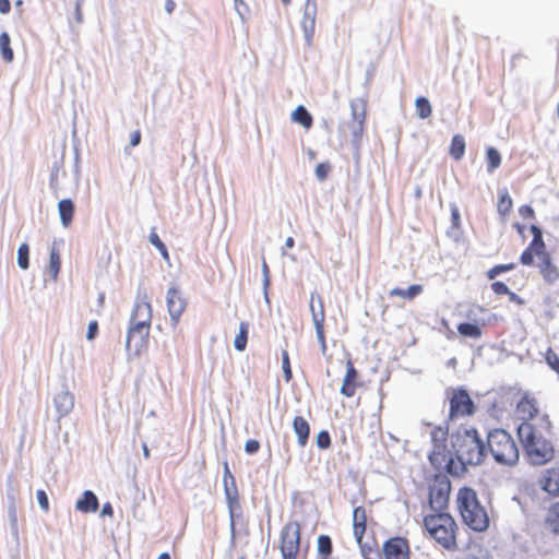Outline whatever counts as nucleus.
Segmentation results:
<instances>
[{"mask_svg":"<svg viewBox=\"0 0 559 559\" xmlns=\"http://www.w3.org/2000/svg\"><path fill=\"white\" fill-rule=\"evenodd\" d=\"M451 447L457 459V463L452 459V465L449 468V474L453 476H463L468 465L478 466L487 456V444L478 430L471 426H460L451 435Z\"/></svg>","mask_w":559,"mask_h":559,"instance_id":"f257e3e1","label":"nucleus"},{"mask_svg":"<svg viewBox=\"0 0 559 559\" xmlns=\"http://www.w3.org/2000/svg\"><path fill=\"white\" fill-rule=\"evenodd\" d=\"M152 319L153 307L148 293L145 288H139L127 332L126 348L128 353L139 356L147 349Z\"/></svg>","mask_w":559,"mask_h":559,"instance_id":"f03ea898","label":"nucleus"},{"mask_svg":"<svg viewBox=\"0 0 559 559\" xmlns=\"http://www.w3.org/2000/svg\"><path fill=\"white\" fill-rule=\"evenodd\" d=\"M424 536L447 551L459 549L460 526L449 512H428L423 516Z\"/></svg>","mask_w":559,"mask_h":559,"instance_id":"7ed1b4c3","label":"nucleus"},{"mask_svg":"<svg viewBox=\"0 0 559 559\" xmlns=\"http://www.w3.org/2000/svg\"><path fill=\"white\" fill-rule=\"evenodd\" d=\"M456 507L463 523L474 532H485L489 527V516L480 504L476 491L471 487H462L456 493Z\"/></svg>","mask_w":559,"mask_h":559,"instance_id":"20e7f679","label":"nucleus"},{"mask_svg":"<svg viewBox=\"0 0 559 559\" xmlns=\"http://www.w3.org/2000/svg\"><path fill=\"white\" fill-rule=\"evenodd\" d=\"M487 449L499 464L511 466L516 464L520 457L515 440L503 429H495L488 433Z\"/></svg>","mask_w":559,"mask_h":559,"instance_id":"39448f33","label":"nucleus"},{"mask_svg":"<svg viewBox=\"0 0 559 559\" xmlns=\"http://www.w3.org/2000/svg\"><path fill=\"white\" fill-rule=\"evenodd\" d=\"M448 426H433L431 428V450L428 457L435 468H444L449 473V468L452 465V454L448 448Z\"/></svg>","mask_w":559,"mask_h":559,"instance_id":"423d86ee","label":"nucleus"},{"mask_svg":"<svg viewBox=\"0 0 559 559\" xmlns=\"http://www.w3.org/2000/svg\"><path fill=\"white\" fill-rule=\"evenodd\" d=\"M523 449L530 464L534 466H543L550 463L556 456V448L554 437L537 439L524 442Z\"/></svg>","mask_w":559,"mask_h":559,"instance_id":"0eeeda50","label":"nucleus"},{"mask_svg":"<svg viewBox=\"0 0 559 559\" xmlns=\"http://www.w3.org/2000/svg\"><path fill=\"white\" fill-rule=\"evenodd\" d=\"M451 481L445 475H436L429 484V512H448Z\"/></svg>","mask_w":559,"mask_h":559,"instance_id":"6e6552de","label":"nucleus"},{"mask_svg":"<svg viewBox=\"0 0 559 559\" xmlns=\"http://www.w3.org/2000/svg\"><path fill=\"white\" fill-rule=\"evenodd\" d=\"M367 531V510L364 507H356L353 511V533L357 544L359 545L361 556L365 559H371L377 552V542H364Z\"/></svg>","mask_w":559,"mask_h":559,"instance_id":"1a4fd4ad","label":"nucleus"},{"mask_svg":"<svg viewBox=\"0 0 559 559\" xmlns=\"http://www.w3.org/2000/svg\"><path fill=\"white\" fill-rule=\"evenodd\" d=\"M515 415L521 423H536L538 418H548L538 399L531 392L521 394L515 405Z\"/></svg>","mask_w":559,"mask_h":559,"instance_id":"9d476101","label":"nucleus"},{"mask_svg":"<svg viewBox=\"0 0 559 559\" xmlns=\"http://www.w3.org/2000/svg\"><path fill=\"white\" fill-rule=\"evenodd\" d=\"M301 526L297 521L288 522L281 533L283 559H297L300 552Z\"/></svg>","mask_w":559,"mask_h":559,"instance_id":"9b49d317","label":"nucleus"},{"mask_svg":"<svg viewBox=\"0 0 559 559\" xmlns=\"http://www.w3.org/2000/svg\"><path fill=\"white\" fill-rule=\"evenodd\" d=\"M518 436L522 443L555 437L554 425L548 418H538L536 423H521L518 427Z\"/></svg>","mask_w":559,"mask_h":559,"instance_id":"f8f14e48","label":"nucleus"},{"mask_svg":"<svg viewBox=\"0 0 559 559\" xmlns=\"http://www.w3.org/2000/svg\"><path fill=\"white\" fill-rule=\"evenodd\" d=\"M449 419L471 416L475 412V404L464 389H453L449 397Z\"/></svg>","mask_w":559,"mask_h":559,"instance_id":"ddd939ff","label":"nucleus"},{"mask_svg":"<svg viewBox=\"0 0 559 559\" xmlns=\"http://www.w3.org/2000/svg\"><path fill=\"white\" fill-rule=\"evenodd\" d=\"M310 311L321 352L325 354L328 349L324 334L325 310L323 299L317 293H312L310 296Z\"/></svg>","mask_w":559,"mask_h":559,"instance_id":"4468645a","label":"nucleus"},{"mask_svg":"<svg viewBox=\"0 0 559 559\" xmlns=\"http://www.w3.org/2000/svg\"><path fill=\"white\" fill-rule=\"evenodd\" d=\"M537 486L547 496L559 498V461L540 472Z\"/></svg>","mask_w":559,"mask_h":559,"instance_id":"2eb2a0df","label":"nucleus"},{"mask_svg":"<svg viewBox=\"0 0 559 559\" xmlns=\"http://www.w3.org/2000/svg\"><path fill=\"white\" fill-rule=\"evenodd\" d=\"M166 298L171 324L176 326L179 323L182 313L186 311L188 302L177 287H170L167 292Z\"/></svg>","mask_w":559,"mask_h":559,"instance_id":"dca6fc26","label":"nucleus"},{"mask_svg":"<svg viewBox=\"0 0 559 559\" xmlns=\"http://www.w3.org/2000/svg\"><path fill=\"white\" fill-rule=\"evenodd\" d=\"M384 559H411L409 543L404 537H391L382 547Z\"/></svg>","mask_w":559,"mask_h":559,"instance_id":"f3484780","label":"nucleus"},{"mask_svg":"<svg viewBox=\"0 0 559 559\" xmlns=\"http://www.w3.org/2000/svg\"><path fill=\"white\" fill-rule=\"evenodd\" d=\"M350 111L354 120L353 134L356 141H360L367 118V100L362 97L353 99L350 102Z\"/></svg>","mask_w":559,"mask_h":559,"instance_id":"a211bd4d","label":"nucleus"},{"mask_svg":"<svg viewBox=\"0 0 559 559\" xmlns=\"http://www.w3.org/2000/svg\"><path fill=\"white\" fill-rule=\"evenodd\" d=\"M546 243L542 237H533L532 241L527 246V248L521 253L520 262L523 265L531 266L534 263V255L540 257L544 254H548Z\"/></svg>","mask_w":559,"mask_h":559,"instance_id":"6ab92c4d","label":"nucleus"},{"mask_svg":"<svg viewBox=\"0 0 559 559\" xmlns=\"http://www.w3.org/2000/svg\"><path fill=\"white\" fill-rule=\"evenodd\" d=\"M538 258V270L544 281L554 284L559 281V267L554 263L551 254H544Z\"/></svg>","mask_w":559,"mask_h":559,"instance_id":"aec40b11","label":"nucleus"},{"mask_svg":"<svg viewBox=\"0 0 559 559\" xmlns=\"http://www.w3.org/2000/svg\"><path fill=\"white\" fill-rule=\"evenodd\" d=\"M358 371L354 366V362L348 359L346 361V372L341 386V393L346 397H353L356 393L357 388L360 385L357 382Z\"/></svg>","mask_w":559,"mask_h":559,"instance_id":"412c9836","label":"nucleus"},{"mask_svg":"<svg viewBox=\"0 0 559 559\" xmlns=\"http://www.w3.org/2000/svg\"><path fill=\"white\" fill-rule=\"evenodd\" d=\"M293 429L297 436L298 444L304 448L308 443L310 435V425L302 416H296L293 420Z\"/></svg>","mask_w":559,"mask_h":559,"instance_id":"4be33fe9","label":"nucleus"},{"mask_svg":"<svg viewBox=\"0 0 559 559\" xmlns=\"http://www.w3.org/2000/svg\"><path fill=\"white\" fill-rule=\"evenodd\" d=\"M545 527L554 535H559V501L551 503L545 514Z\"/></svg>","mask_w":559,"mask_h":559,"instance_id":"5701e85b","label":"nucleus"},{"mask_svg":"<svg viewBox=\"0 0 559 559\" xmlns=\"http://www.w3.org/2000/svg\"><path fill=\"white\" fill-rule=\"evenodd\" d=\"M424 292L421 284H413L407 288L394 287L389 292L390 297H400L406 301H413Z\"/></svg>","mask_w":559,"mask_h":559,"instance_id":"b1692460","label":"nucleus"},{"mask_svg":"<svg viewBox=\"0 0 559 559\" xmlns=\"http://www.w3.org/2000/svg\"><path fill=\"white\" fill-rule=\"evenodd\" d=\"M75 508L83 513L95 512L98 509V499L94 492L86 490L82 498L76 501Z\"/></svg>","mask_w":559,"mask_h":559,"instance_id":"393cba45","label":"nucleus"},{"mask_svg":"<svg viewBox=\"0 0 559 559\" xmlns=\"http://www.w3.org/2000/svg\"><path fill=\"white\" fill-rule=\"evenodd\" d=\"M61 223L64 227H69L74 216V204L70 199H63L58 203Z\"/></svg>","mask_w":559,"mask_h":559,"instance_id":"a878e982","label":"nucleus"},{"mask_svg":"<svg viewBox=\"0 0 559 559\" xmlns=\"http://www.w3.org/2000/svg\"><path fill=\"white\" fill-rule=\"evenodd\" d=\"M485 324L462 322L457 325V332L460 335L468 338L478 340L483 335V326Z\"/></svg>","mask_w":559,"mask_h":559,"instance_id":"bb28decb","label":"nucleus"},{"mask_svg":"<svg viewBox=\"0 0 559 559\" xmlns=\"http://www.w3.org/2000/svg\"><path fill=\"white\" fill-rule=\"evenodd\" d=\"M313 10L309 11V0L307 1L306 11L302 19V27L307 37L308 41H311L313 33H314V26H316V4L313 3Z\"/></svg>","mask_w":559,"mask_h":559,"instance_id":"cd10ccee","label":"nucleus"},{"mask_svg":"<svg viewBox=\"0 0 559 559\" xmlns=\"http://www.w3.org/2000/svg\"><path fill=\"white\" fill-rule=\"evenodd\" d=\"M512 206H513V201H512V198L510 197L508 190L507 189L501 190L499 192L498 202H497V211H498L499 215L501 217L506 218L510 214Z\"/></svg>","mask_w":559,"mask_h":559,"instance_id":"c85d7f7f","label":"nucleus"},{"mask_svg":"<svg viewBox=\"0 0 559 559\" xmlns=\"http://www.w3.org/2000/svg\"><path fill=\"white\" fill-rule=\"evenodd\" d=\"M55 405L61 416L67 415L73 407V396L68 392L56 395Z\"/></svg>","mask_w":559,"mask_h":559,"instance_id":"c756f323","label":"nucleus"},{"mask_svg":"<svg viewBox=\"0 0 559 559\" xmlns=\"http://www.w3.org/2000/svg\"><path fill=\"white\" fill-rule=\"evenodd\" d=\"M224 491L226 498L239 495L235 477L233 476L227 463H225L224 468Z\"/></svg>","mask_w":559,"mask_h":559,"instance_id":"7c9ffc66","label":"nucleus"},{"mask_svg":"<svg viewBox=\"0 0 559 559\" xmlns=\"http://www.w3.org/2000/svg\"><path fill=\"white\" fill-rule=\"evenodd\" d=\"M292 119L301 124L304 128L306 129H310L312 123H313V120H312V117L311 115L308 112V110L304 107V106H298L294 111H293V115H292Z\"/></svg>","mask_w":559,"mask_h":559,"instance_id":"2f4dec72","label":"nucleus"},{"mask_svg":"<svg viewBox=\"0 0 559 559\" xmlns=\"http://www.w3.org/2000/svg\"><path fill=\"white\" fill-rule=\"evenodd\" d=\"M465 153V140L463 135L455 134L451 140L450 155L455 159L460 160Z\"/></svg>","mask_w":559,"mask_h":559,"instance_id":"473e14b6","label":"nucleus"},{"mask_svg":"<svg viewBox=\"0 0 559 559\" xmlns=\"http://www.w3.org/2000/svg\"><path fill=\"white\" fill-rule=\"evenodd\" d=\"M333 546L330 536L320 535L318 537V552L320 559H331Z\"/></svg>","mask_w":559,"mask_h":559,"instance_id":"72a5a7b5","label":"nucleus"},{"mask_svg":"<svg viewBox=\"0 0 559 559\" xmlns=\"http://www.w3.org/2000/svg\"><path fill=\"white\" fill-rule=\"evenodd\" d=\"M487 171L492 174L501 165V155L495 147H488L486 151Z\"/></svg>","mask_w":559,"mask_h":559,"instance_id":"f704fd0d","label":"nucleus"},{"mask_svg":"<svg viewBox=\"0 0 559 559\" xmlns=\"http://www.w3.org/2000/svg\"><path fill=\"white\" fill-rule=\"evenodd\" d=\"M0 51L4 61L11 62L13 60L14 53L11 48L10 36L5 32L0 34Z\"/></svg>","mask_w":559,"mask_h":559,"instance_id":"c9c22d12","label":"nucleus"},{"mask_svg":"<svg viewBox=\"0 0 559 559\" xmlns=\"http://www.w3.org/2000/svg\"><path fill=\"white\" fill-rule=\"evenodd\" d=\"M248 332L249 324L247 322H241L239 326V333L236 335L234 341V345L237 350L242 352L246 349Z\"/></svg>","mask_w":559,"mask_h":559,"instance_id":"e433bc0d","label":"nucleus"},{"mask_svg":"<svg viewBox=\"0 0 559 559\" xmlns=\"http://www.w3.org/2000/svg\"><path fill=\"white\" fill-rule=\"evenodd\" d=\"M416 111L419 118L426 119L431 116L432 109L429 100L424 97H417L415 102Z\"/></svg>","mask_w":559,"mask_h":559,"instance_id":"4c0bfd02","label":"nucleus"},{"mask_svg":"<svg viewBox=\"0 0 559 559\" xmlns=\"http://www.w3.org/2000/svg\"><path fill=\"white\" fill-rule=\"evenodd\" d=\"M515 267H516L515 263L497 264L486 272V276L488 280H495L498 275H500L504 272L512 271Z\"/></svg>","mask_w":559,"mask_h":559,"instance_id":"58836bf2","label":"nucleus"},{"mask_svg":"<svg viewBox=\"0 0 559 559\" xmlns=\"http://www.w3.org/2000/svg\"><path fill=\"white\" fill-rule=\"evenodd\" d=\"M49 267H50V273H51L52 277L57 278L58 273L61 267V259H60V254H59L58 250L55 248H52L50 251Z\"/></svg>","mask_w":559,"mask_h":559,"instance_id":"ea45409f","label":"nucleus"},{"mask_svg":"<svg viewBox=\"0 0 559 559\" xmlns=\"http://www.w3.org/2000/svg\"><path fill=\"white\" fill-rule=\"evenodd\" d=\"M29 248L27 243H22L17 249V264L21 269L26 270L29 265Z\"/></svg>","mask_w":559,"mask_h":559,"instance_id":"a19ab883","label":"nucleus"},{"mask_svg":"<svg viewBox=\"0 0 559 559\" xmlns=\"http://www.w3.org/2000/svg\"><path fill=\"white\" fill-rule=\"evenodd\" d=\"M282 368L285 381L289 382L293 379V371L290 367L289 355L286 349L282 350Z\"/></svg>","mask_w":559,"mask_h":559,"instance_id":"79ce46f5","label":"nucleus"},{"mask_svg":"<svg viewBox=\"0 0 559 559\" xmlns=\"http://www.w3.org/2000/svg\"><path fill=\"white\" fill-rule=\"evenodd\" d=\"M226 501H227L229 515H230V520H231V526H234V519H235L236 512L240 511L239 495L228 497V498H226Z\"/></svg>","mask_w":559,"mask_h":559,"instance_id":"37998d69","label":"nucleus"},{"mask_svg":"<svg viewBox=\"0 0 559 559\" xmlns=\"http://www.w3.org/2000/svg\"><path fill=\"white\" fill-rule=\"evenodd\" d=\"M150 241L154 247L158 249V251L165 259H168V250L165 243L160 240L159 236L155 231L150 234Z\"/></svg>","mask_w":559,"mask_h":559,"instance_id":"c03bdc74","label":"nucleus"},{"mask_svg":"<svg viewBox=\"0 0 559 559\" xmlns=\"http://www.w3.org/2000/svg\"><path fill=\"white\" fill-rule=\"evenodd\" d=\"M545 359L549 367L559 374V356L556 352L548 348L545 354Z\"/></svg>","mask_w":559,"mask_h":559,"instance_id":"a18cd8bd","label":"nucleus"},{"mask_svg":"<svg viewBox=\"0 0 559 559\" xmlns=\"http://www.w3.org/2000/svg\"><path fill=\"white\" fill-rule=\"evenodd\" d=\"M317 445L320 449H328L331 445V437L326 430H322L318 433Z\"/></svg>","mask_w":559,"mask_h":559,"instance_id":"49530a36","label":"nucleus"},{"mask_svg":"<svg viewBox=\"0 0 559 559\" xmlns=\"http://www.w3.org/2000/svg\"><path fill=\"white\" fill-rule=\"evenodd\" d=\"M330 170L331 166L329 163H320L316 167V175L320 180H325Z\"/></svg>","mask_w":559,"mask_h":559,"instance_id":"de8ad7c7","label":"nucleus"},{"mask_svg":"<svg viewBox=\"0 0 559 559\" xmlns=\"http://www.w3.org/2000/svg\"><path fill=\"white\" fill-rule=\"evenodd\" d=\"M36 497H37V501L40 506V508L45 511V512H48L49 511V500H48V496L47 493L45 492V490H37L36 492Z\"/></svg>","mask_w":559,"mask_h":559,"instance_id":"09e8293b","label":"nucleus"},{"mask_svg":"<svg viewBox=\"0 0 559 559\" xmlns=\"http://www.w3.org/2000/svg\"><path fill=\"white\" fill-rule=\"evenodd\" d=\"M491 289L496 295H508L510 292L509 287L501 281L493 282Z\"/></svg>","mask_w":559,"mask_h":559,"instance_id":"8fccbe9b","label":"nucleus"},{"mask_svg":"<svg viewBox=\"0 0 559 559\" xmlns=\"http://www.w3.org/2000/svg\"><path fill=\"white\" fill-rule=\"evenodd\" d=\"M259 450H260V442H259L258 440L250 439V440H247V441H246V444H245V451H246L248 454H254V453H257Z\"/></svg>","mask_w":559,"mask_h":559,"instance_id":"3c124183","label":"nucleus"},{"mask_svg":"<svg viewBox=\"0 0 559 559\" xmlns=\"http://www.w3.org/2000/svg\"><path fill=\"white\" fill-rule=\"evenodd\" d=\"M519 214L523 218H534L535 217V212H534L533 207L531 205H526V204L519 207Z\"/></svg>","mask_w":559,"mask_h":559,"instance_id":"603ef678","label":"nucleus"},{"mask_svg":"<svg viewBox=\"0 0 559 559\" xmlns=\"http://www.w3.org/2000/svg\"><path fill=\"white\" fill-rule=\"evenodd\" d=\"M97 333H98L97 321H91L88 324V328H87V334H86L87 340H90V341L94 340L96 337Z\"/></svg>","mask_w":559,"mask_h":559,"instance_id":"864d4df0","label":"nucleus"},{"mask_svg":"<svg viewBox=\"0 0 559 559\" xmlns=\"http://www.w3.org/2000/svg\"><path fill=\"white\" fill-rule=\"evenodd\" d=\"M141 142V132L140 130H135L132 134H131V138H130V145L131 146H136L139 145Z\"/></svg>","mask_w":559,"mask_h":559,"instance_id":"5fc2aeb1","label":"nucleus"},{"mask_svg":"<svg viewBox=\"0 0 559 559\" xmlns=\"http://www.w3.org/2000/svg\"><path fill=\"white\" fill-rule=\"evenodd\" d=\"M11 10V3L9 0H0V13L7 14Z\"/></svg>","mask_w":559,"mask_h":559,"instance_id":"6e6d98bb","label":"nucleus"},{"mask_svg":"<svg viewBox=\"0 0 559 559\" xmlns=\"http://www.w3.org/2000/svg\"><path fill=\"white\" fill-rule=\"evenodd\" d=\"M508 297H509V300L511 302H515L518 305H523L524 304L523 299L518 294H515V293H513L511 290L509 292Z\"/></svg>","mask_w":559,"mask_h":559,"instance_id":"4d7b16f0","label":"nucleus"},{"mask_svg":"<svg viewBox=\"0 0 559 559\" xmlns=\"http://www.w3.org/2000/svg\"><path fill=\"white\" fill-rule=\"evenodd\" d=\"M176 8V3L174 0H166L165 2V10L167 11V13H173L174 10Z\"/></svg>","mask_w":559,"mask_h":559,"instance_id":"13d9d810","label":"nucleus"},{"mask_svg":"<svg viewBox=\"0 0 559 559\" xmlns=\"http://www.w3.org/2000/svg\"><path fill=\"white\" fill-rule=\"evenodd\" d=\"M530 230L533 235V237H542L543 231L537 225H531Z\"/></svg>","mask_w":559,"mask_h":559,"instance_id":"bf43d9fd","label":"nucleus"},{"mask_svg":"<svg viewBox=\"0 0 559 559\" xmlns=\"http://www.w3.org/2000/svg\"><path fill=\"white\" fill-rule=\"evenodd\" d=\"M294 245H295V240H294V238H293V237H288V238L286 239V241H285V247H286V248H288V249H290V248H293V247H294Z\"/></svg>","mask_w":559,"mask_h":559,"instance_id":"052dcab7","label":"nucleus"},{"mask_svg":"<svg viewBox=\"0 0 559 559\" xmlns=\"http://www.w3.org/2000/svg\"><path fill=\"white\" fill-rule=\"evenodd\" d=\"M452 217H453L454 224H456V222L460 219V214H459V211L456 207H454L452 210Z\"/></svg>","mask_w":559,"mask_h":559,"instance_id":"680f3d73","label":"nucleus"},{"mask_svg":"<svg viewBox=\"0 0 559 559\" xmlns=\"http://www.w3.org/2000/svg\"><path fill=\"white\" fill-rule=\"evenodd\" d=\"M103 513L111 514L112 513L111 507L109 504L104 506Z\"/></svg>","mask_w":559,"mask_h":559,"instance_id":"e2e57ef3","label":"nucleus"},{"mask_svg":"<svg viewBox=\"0 0 559 559\" xmlns=\"http://www.w3.org/2000/svg\"><path fill=\"white\" fill-rule=\"evenodd\" d=\"M157 559H170V556H169V554H168V552H163V554H160V555L158 556V558H157Z\"/></svg>","mask_w":559,"mask_h":559,"instance_id":"0e129e2a","label":"nucleus"},{"mask_svg":"<svg viewBox=\"0 0 559 559\" xmlns=\"http://www.w3.org/2000/svg\"><path fill=\"white\" fill-rule=\"evenodd\" d=\"M143 452H144V456H145V457H148V456H150V451H148V449H147V447H146V445H144V448H143Z\"/></svg>","mask_w":559,"mask_h":559,"instance_id":"69168bd1","label":"nucleus"},{"mask_svg":"<svg viewBox=\"0 0 559 559\" xmlns=\"http://www.w3.org/2000/svg\"><path fill=\"white\" fill-rule=\"evenodd\" d=\"M515 227H516V229H518V231H519V233H522V231H523V228H524V227H523L522 225L516 224V225H515Z\"/></svg>","mask_w":559,"mask_h":559,"instance_id":"338daca9","label":"nucleus"},{"mask_svg":"<svg viewBox=\"0 0 559 559\" xmlns=\"http://www.w3.org/2000/svg\"><path fill=\"white\" fill-rule=\"evenodd\" d=\"M104 299H105L104 295H100L99 299H98V302H99L100 306H103Z\"/></svg>","mask_w":559,"mask_h":559,"instance_id":"774afa93","label":"nucleus"}]
</instances>
